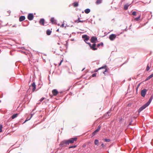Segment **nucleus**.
I'll list each match as a JSON object with an SVG mask.
<instances>
[{"label": "nucleus", "mask_w": 153, "mask_h": 153, "mask_svg": "<svg viewBox=\"0 0 153 153\" xmlns=\"http://www.w3.org/2000/svg\"><path fill=\"white\" fill-rule=\"evenodd\" d=\"M52 31L50 29H48L46 31V34L48 35H50Z\"/></svg>", "instance_id": "21"}, {"label": "nucleus", "mask_w": 153, "mask_h": 153, "mask_svg": "<svg viewBox=\"0 0 153 153\" xmlns=\"http://www.w3.org/2000/svg\"><path fill=\"white\" fill-rule=\"evenodd\" d=\"M77 139V137H74L68 139L64 140L61 141L59 144L60 147H67L70 143H73Z\"/></svg>", "instance_id": "1"}, {"label": "nucleus", "mask_w": 153, "mask_h": 153, "mask_svg": "<svg viewBox=\"0 0 153 153\" xmlns=\"http://www.w3.org/2000/svg\"><path fill=\"white\" fill-rule=\"evenodd\" d=\"M25 19V17L24 16H20L19 19V21L20 22H22Z\"/></svg>", "instance_id": "15"}, {"label": "nucleus", "mask_w": 153, "mask_h": 153, "mask_svg": "<svg viewBox=\"0 0 153 153\" xmlns=\"http://www.w3.org/2000/svg\"><path fill=\"white\" fill-rule=\"evenodd\" d=\"M34 18V16L33 13H29L27 16V19L30 21L33 20Z\"/></svg>", "instance_id": "5"}, {"label": "nucleus", "mask_w": 153, "mask_h": 153, "mask_svg": "<svg viewBox=\"0 0 153 153\" xmlns=\"http://www.w3.org/2000/svg\"><path fill=\"white\" fill-rule=\"evenodd\" d=\"M103 43L102 42H101L100 43H99L97 45V47H99L100 46H103Z\"/></svg>", "instance_id": "31"}, {"label": "nucleus", "mask_w": 153, "mask_h": 153, "mask_svg": "<svg viewBox=\"0 0 153 153\" xmlns=\"http://www.w3.org/2000/svg\"><path fill=\"white\" fill-rule=\"evenodd\" d=\"M10 55H13V54H12V52H10Z\"/></svg>", "instance_id": "63"}, {"label": "nucleus", "mask_w": 153, "mask_h": 153, "mask_svg": "<svg viewBox=\"0 0 153 153\" xmlns=\"http://www.w3.org/2000/svg\"><path fill=\"white\" fill-rule=\"evenodd\" d=\"M86 21V20H80L79 21V23L81 22V23H83Z\"/></svg>", "instance_id": "47"}, {"label": "nucleus", "mask_w": 153, "mask_h": 153, "mask_svg": "<svg viewBox=\"0 0 153 153\" xmlns=\"http://www.w3.org/2000/svg\"><path fill=\"white\" fill-rule=\"evenodd\" d=\"M102 72L104 74L105 76L106 75V74L105 73V72L104 71H102Z\"/></svg>", "instance_id": "54"}, {"label": "nucleus", "mask_w": 153, "mask_h": 153, "mask_svg": "<svg viewBox=\"0 0 153 153\" xmlns=\"http://www.w3.org/2000/svg\"><path fill=\"white\" fill-rule=\"evenodd\" d=\"M3 96V94H2L1 95H0V97L1 98Z\"/></svg>", "instance_id": "56"}, {"label": "nucleus", "mask_w": 153, "mask_h": 153, "mask_svg": "<svg viewBox=\"0 0 153 153\" xmlns=\"http://www.w3.org/2000/svg\"><path fill=\"white\" fill-rule=\"evenodd\" d=\"M140 17H141V16H140V15L137 17L135 18V20L137 21H138L140 19Z\"/></svg>", "instance_id": "33"}, {"label": "nucleus", "mask_w": 153, "mask_h": 153, "mask_svg": "<svg viewBox=\"0 0 153 153\" xmlns=\"http://www.w3.org/2000/svg\"><path fill=\"white\" fill-rule=\"evenodd\" d=\"M142 82H140V83H139L138 85H137V87H138V88H139L141 84L142 83Z\"/></svg>", "instance_id": "44"}, {"label": "nucleus", "mask_w": 153, "mask_h": 153, "mask_svg": "<svg viewBox=\"0 0 153 153\" xmlns=\"http://www.w3.org/2000/svg\"><path fill=\"white\" fill-rule=\"evenodd\" d=\"M69 27V26L67 24L65 26V27Z\"/></svg>", "instance_id": "59"}, {"label": "nucleus", "mask_w": 153, "mask_h": 153, "mask_svg": "<svg viewBox=\"0 0 153 153\" xmlns=\"http://www.w3.org/2000/svg\"><path fill=\"white\" fill-rule=\"evenodd\" d=\"M19 115V114L18 113H16V114H13L11 116V118L13 119H15L18 117Z\"/></svg>", "instance_id": "16"}, {"label": "nucleus", "mask_w": 153, "mask_h": 153, "mask_svg": "<svg viewBox=\"0 0 153 153\" xmlns=\"http://www.w3.org/2000/svg\"><path fill=\"white\" fill-rule=\"evenodd\" d=\"M101 127V125H100L98 126L97 128L92 133L91 136L92 137L96 134L97 133L100 131Z\"/></svg>", "instance_id": "4"}, {"label": "nucleus", "mask_w": 153, "mask_h": 153, "mask_svg": "<svg viewBox=\"0 0 153 153\" xmlns=\"http://www.w3.org/2000/svg\"><path fill=\"white\" fill-rule=\"evenodd\" d=\"M68 40H67L66 41V44H65V45H68Z\"/></svg>", "instance_id": "48"}, {"label": "nucleus", "mask_w": 153, "mask_h": 153, "mask_svg": "<svg viewBox=\"0 0 153 153\" xmlns=\"http://www.w3.org/2000/svg\"><path fill=\"white\" fill-rule=\"evenodd\" d=\"M85 69V68H84L82 69V71H83Z\"/></svg>", "instance_id": "62"}, {"label": "nucleus", "mask_w": 153, "mask_h": 153, "mask_svg": "<svg viewBox=\"0 0 153 153\" xmlns=\"http://www.w3.org/2000/svg\"><path fill=\"white\" fill-rule=\"evenodd\" d=\"M64 92V91H59L58 96L59 97H61L62 96V94H63Z\"/></svg>", "instance_id": "30"}, {"label": "nucleus", "mask_w": 153, "mask_h": 153, "mask_svg": "<svg viewBox=\"0 0 153 153\" xmlns=\"http://www.w3.org/2000/svg\"><path fill=\"white\" fill-rule=\"evenodd\" d=\"M82 38L83 39L84 41L85 42L89 40L90 38V36L86 34L83 35Z\"/></svg>", "instance_id": "6"}, {"label": "nucleus", "mask_w": 153, "mask_h": 153, "mask_svg": "<svg viewBox=\"0 0 153 153\" xmlns=\"http://www.w3.org/2000/svg\"><path fill=\"white\" fill-rule=\"evenodd\" d=\"M45 99V97H42L40 100V102H42L43 101V100H44V99Z\"/></svg>", "instance_id": "42"}, {"label": "nucleus", "mask_w": 153, "mask_h": 153, "mask_svg": "<svg viewBox=\"0 0 153 153\" xmlns=\"http://www.w3.org/2000/svg\"><path fill=\"white\" fill-rule=\"evenodd\" d=\"M71 87V86H70L68 87V88L67 90H66V91H68L70 89Z\"/></svg>", "instance_id": "53"}, {"label": "nucleus", "mask_w": 153, "mask_h": 153, "mask_svg": "<svg viewBox=\"0 0 153 153\" xmlns=\"http://www.w3.org/2000/svg\"><path fill=\"white\" fill-rule=\"evenodd\" d=\"M97 41V42H98V41H97V38L94 36H92L91 38L90 39V42H91L92 43H96L95 42Z\"/></svg>", "instance_id": "10"}, {"label": "nucleus", "mask_w": 153, "mask_h": 153, "mask_svg": "<svg viewBox=\"0 0 153 153\" xmlns=\"http://www.w3.org/2000/svg\"><path fill=\"white\" fill-rule=\"evenodd\" d=\"M25 22L27 23V24H26V25H25L23 23H22V24L23 26L24 27L27 26L28 25H29V24L30 23L27 20L25 21Z\"/></svg>", "instance_id": "18"}, {"label": "nucleus", "mask_w": 153, "mask_h": 153, "mask_svg": "<svg viewBox=\"0 0 153 153\" xmlns=\"http://www.w3.org/2000/svg\"><path fill=\"white\" fill-rule=\"evenodd\" d=\"M132 14L134 16H136L137 15V12L136 11H132Z\"/></svg>", "instance_id": "34"}, {"label": "nucleus", "mask_w": 153, "mask_h": 153, "mask_svg": "<svg viewBox=\"0 0 153 153\" xmlns=\"http://www.w3.org/2000/svg\"><path fill=\"white\" fill-rule=\"evenodd\" d=\"M41 88V87L38 88H36V91L38 90L40 88Z\"/></svg>", "instance_id": "57"}, {"label": "nucleus", "mask_w": 153, "mask_h": 153, "mask_svg": "<svg viewBox=\"0 0 153 153\" xmlns=\"http://www.w3.org/2000/svg\"><path fill=\"white\" fill-rule=\"evenodd\" d=\"M130 122L128 126V127H129V126L132 124V123L133 122V120L132 119H129Z\"/></svg>", "instance_id": "36"}, {"label": "nucleus", "mask_w": 153, "mask_h": 153, "mask_svg": "<svg viewBox=\"0 0 153 153\" xmlns=\"http://www.w3.org/2000/svg\"><path fill=\"white\" fill-rule=\"evenodd\" d=\"M127 27L126 26V28L125 29H124V30H125L126 31H127Z\"/></svg>", "instance_id": "58"}, {"label": "nucleus", "mask_w": 153, "mask_h": 153, "mask_svg": "<svg viewBox=\"0 0 153 153\" xmlns=\"http://www.w3.org/2000/svg\"><path fill=\"white\" fill-rule=\"evenodd\" d=\"M129 6V4L128 3L124 5V10H128V7Z\"/></svg>", "instance_id": "17"}, {"label": "nucleus", "mask_w": 153, "mask_h": 153, "mask_svg": "<svg viewBox=\"0 0 153 153\" xmlns=\"http://www.w3.org/2000/svg\"><path fill=\"white\" fill-rule=\"evenodd\" d=\"M50 21L52 24H57V20L55 19L54 17H51L50 20Z\"/></svg>", "instance_id": "12"}, {"label": "nucleus", "mask_w": 153, "mask_h": 153, "mask_svg": "<svg viewBox=\"0 0 153 153\" xmlns=\"http://www.w3.org/2000/svg\"><path fill=\"white\" fill-rule=\"evenodd\" d=\"M153 99V94L151 96L149 99V100L146 103L149 106L152 102Z\"/></svg>", "instance_id": "14"}, {"label": "nucleus", "mask_w": 153, "mask_h": 153, "mask_svg": "<svg viewBox=\"0 0 153 153\" xmlns=\"http://www.w3.org/2000/svg\"><path fill=\"white\" fill-rule=\"evenodd\" d=\"M131 103H129L128 104L127 106H131Z\"/></svg>", "instance_id": "52"}, {"label": "nucleus", "mask_w": 153, "mask_h": 153, "mask_svg": "<svg viewBox=\"0 0 153 153\" xmlns=\"http://www.w3.org/2000/svg\"><path fill=\"white\" fill-rule=\"evenodd\" d=\"M102 1V0H97L96 4H101Z\"/></svg>", "instance_id": "26"}, {"label": "nucleus", "mask_w": 153, "mask_h": 153, "mask_svg": "<svg viewBox=\"0 0 153 153\" xmlns=\"http://www.w3.org/2000/svg\"><path fill=\"white\" fill-rule=\"evenodd\" d=\"M86 146V144H84L82 145V147L83 148L85 147Z\"/></svg>", "instance_id": "50"}, {"label": "nucleus", "mask_w": 153, "mask_h": 153, "mask_svg": "<svg viewBox=\"0 0 153 153\" xmlns=\"http://www.w3.org/2000/svg\"><path fill=\"white\" fill-rule=\"evenodd\" d=\"M90 11L91 10L89 8H86L84 10L86 14L89 13Z\"/></svg>", "instance_id": "22"}, {"label": "nucleus", "mask_w": 153, "mask_h": 153, "mask_svg": "<svg viewBox=\"0 0 153 153\" xmlns=\"http://www.w3.org/2000/svg\"><path fill=\"white\" fill-rule=\"evenodd\" d=\"M131 78H129L128 79V81H131Z\"/></svg>", "instance_id": "64"}, {"label": "nucleus", "mask_w": 153, "mask_h": 153, "mask_svg": "<svg viewBox=\"0 0 153 153\" xmlns=\"http://www.w3.org/2000/svg\"><path fill=\"white\" fill-rule=\"evenodd\" d=\"M138 87H137L136 88V94H138Z\"/></svg>", "instance_id": "51"}, {"label": "nucleus", "mask_w": 153, "mask_h": 153, "mask_svg": "<svg viewBox=\"0 0 153 153\" xmlns=\"http://www.w3.org/2000/svg\"><path fill=\"white\" fill-rule=\"evenodd\" d=\"M111 108L110 109V110H109V111H108L107 112V113L106 114H105L104 115V116H106L107 115H108V117H109L110 116V115L109 114V113H111Z\"/></svg>", "instance_id": "20"}, {"label": "nucleus", "mask_w": 153, "mask_h": 153, "mask_svg": "<svg viewBox=\"0 0 153 153\" xmlns=\"http://www.w3.org/2000/svg\"><path fill=\"white\" fill-rule=\"evenodd\" d=\"M147 91L148 89L145 88H144L141 91V94L143 97H145Z\"/></svg>", "instance_id": "7"}, {"label": "nucleus", "mask_w": 153, "mask_h": 153, "mask_svg": "<svg viewBox=\"0 0 153 153\" xmlns=\"http://www.w3.org/2000/svg\"><path fill=\"white\" fill-rule=\"evenodd\" d=\"M85 42L86 43L88 44L90 47L92 45L90 42H87V41Z\"/></svg>", "instance_id": "40"}, {"label": "nucleus", "mask_w": 153, "mask_h": 153, "mask_svg": "<svg viewBox=\"0 0 153 153\" xmlns=\"http://www.w3.org/2000/svg\"><path fill=\"white\" fill-rule=\"evenodd\" d=\"M104 141L106 142H110L111 141V140L108 138H104L103 139Z\"/></svg>", "instance_id": "29"}, {"label": "nucleus", "mask_w": 153, "mask_h": 153, "mask_svg": "<svg viewBox=\"0 0 153 153\" xmlns=\"http://www.w3.org/2000/svg\"><path fill=\"white\" fill-rule=\"evenodd\" d=\"M78 18L77 19L75 20L74 21V22L75 23H79V21L80 20V18L79 16H78Z\"/></svg>", "instance_id": "32"}, {"label": "nucleus", "mask_w": 153, "mask_h": 153, "mask_svg": "<svg viewBox=\"0 0 153 153\" xmlns=\"http://www.w3.org/2000/svg\"><path fill=\"white\" fill-rule=\"evenodd\" d=\"M117 36V35L115 34H111L109 36V39L111 41L114 40Z\"/></svg>", "instance_id": "8"}, {"label": "nucleus", "mask_w": 153, "mask_h": 153, "mask_svg": "<svg viewBox=\"0 0 153 153\" xmlns=\"http://www.w3.org/2000/svg\"><path fill=\"white\" fill-rule=\"evenodd\" d=\"M65 46L66 47V49H67L68 48V45H65Z\"/></svg>", "instance_id": "61"}, {"label": "nucleus", "mask_w": 153, "mask_h": 153, "mask_svg": "<svg viewBox=\"0 0 153 153\" xmlns=\"http://www.w3.org/2000/svg\"><path fill=\"white\" fill-rule=\"evenodd\" d=\"M128 62V61L126 60L122 64L120 65V67L122 66L123 65L126 64Z\"/></svg>", "instance_id": "41"}, {"label": "nucleus", "mask_w": 153, "mask_h": 153, "mask_svg": "<svg viewBox=\"0 0 153 153\" xmlns=\"http://www.w3.org/2000/svg\"><path fill=\"white\" fill-rule=\"evenodd\" d=\"M41 102H40V100H39V101H38V102L37 103V104H39L41 103Z\"/></svg>", "instance_id": "55"}, {"label": "nucleus", "mask_w": 153, "mask_h": 153, "mask_svg": "<svg viewBox=\"0 0 153 153\" xmlns=\"http://www.w3.org/2000/svg\"><path fill=\"white\" fill-rule=\"evenodd\" d=\"M33 114H32L30 116V117L29 118H28L27 117V118L26 119V120H25V121H24V122L22 124H24L26 122H27V121L30 120L31 118V117H32L33 116Z\"/></svg>", "instance_id": "23"}, {"label": "nucleus", "mask_w": 153, "mask_h": 153, "mask_svg": "<svg viewBox=\"0 0 153 153\" xmlns=\"http://www.w3.org/2000/svg\"><path fill=\"white\" fill-rule=\"evenodd\" d=\"M100 70V69H99V68L97 69H96L94 70V72H97L99 70Z\"/></svg>", "instance_id": "46"}, {"label": "nucleus", "mask_w": 153, "mask_h": 153, "mask_svg": "<svg viewBox=\"0 0 153 153\" xmlns=\"http://www.w3.org/2000/svg\"><path fill=\"white\" fill-rule=\"evenodd\" d=\"M32 87V92H34L35 91H36V85L35 82L34 81L30 85L29 87V88L28 89V90L30 89V88Z\"/></svg>", "instance_id": "3"}, {"label": "nucleus", "mask_w": 153, "mask_h": 153, "mask_svg": "<svg viewBox=\"0 0 153 153\" xmlns=\"http://www.w3.org/2000/svg\"><path fill=\"white\" fill-rule=\"evenodd\" d=\"M3 128V125L1 124H0V132H1L2 131V128Z\"/></svg>", "instance_id": "38"}, {"label": "nucleus", "mask_w": 153, "mask_h": 153, "mask_svg": "<svg viewBox=\"0 0 153 153\" xmlns=\"http://www.w3.org/2000/svg\"><path fill=\"white\" fill-rule=\"evenodd\" d=\"M39 23L40 25L44 26L45 24V20L44 18L40 19L39 21Z\"/></svg>", "instance_id": "13"}, {"label": "nucleus", "mask_w": 153, "mask_h": 153, "mask_svg": "<svg viewBox=\"0 0 153 153\" xmlns=\"http://www.w3.org/2000/svg\"><path fill=\"white\" fill-rule=\"evenodd\" d=\"M53 96H56L58 94L59 91L57 89H54L52 90V91Z\"/></svg>", "instance_id": "11"}, {"label": "nucleus", "mask_w": 153, "mask_h": 153, "mask_svg": "<svg viewBox=\"0 0 153 153\" xmlns=\"http://www.w3.org/2000/svg\"><path fill=\"white\" fill-rule=\"evenodd\" d=\"M101 146L103 147V148H104L105 147V145L103 143H102L101 144Z\"/></svg>", "instance_id": "49"}, {"label": "nucleus", "mask_w": 153, "mask_h": 153, "mask_svg": "<svg viewBox=\"0 0 153 153\" xmlns=\"http://www.w3.org/2000/svg\"><path fill=\"white\" fill-rule=\"evenodd\" d=\"M63 59H62L60 60V62L59 63V64H58L59 66H60L61 65L62 63L63 62Z\"/></svg>", "instance_id": "39"}, {"label": "nucleus", "mask_w": 153, "mask_h": 153, "mask_svg": "<svg viewBox=\"0 0 153 153\" xmlns=\"http://www.w3.org/2000/svg\"><path fill=\"white\" fill-rule=\"evenodd\" d=\"M91 49L93 51H95L97 50V45L96 43H94L91 45L90 47Z\"/></svg>", "instance_id": "9"}, {"label": "nucleus", "mask_w": 153, "mask_h": 153, "mask_svg": "<svg viewBox=\"0 0 153 153\" xmlns=\"http://www.w3.org/2000/svg\"><path fill=\"white\" fill-rule=\"evenodd\" d=\"M73 5L74 7H76L78 6L79 4L78 2H74L73 3Z\"/></svg>", "instance_id": "19"}, {"label": "nucleus", "mask_w": 153, "mask_h": 153, "mask_svg": "<svg viewBox=\"0 0 153 153\" xmlns=\"http://www.w3.org/2000/svg\"><path fill=\"white\" fill-rule=\"evenodd\" d=\"M148 106V105L145 103L140 107L137 110L138 112V115H139L140 113Z\"/></svg>", "instance_id": "2"}, {"label": "nucleus", "mask_w": 153, "mask_h": 153, "mask_svg": "<svg viewBox=\"0 0 153 153\" xmlns=\"http://www.w3.org/2000/svg\"><path fill=\"white\" fill-rule=\"evenodd\" d=\"M99 142V140L97 139H96L94 140V143L95 145L98 146Z\"/></svg>", "instance_id": "24"}, {"label": "nucleus", "mask_w": 153, "mask_h": 153, "mask_svg": "<svg viewBox=\"0 0 153 153\" xmlns=\"http://www.w3.org/2000/svg\"><path fill=\"white\" fill-rule=\"evenodd\" d=\"M65 27V26H64V23H63L61 25H60V27Z\"/></svg>", "instance_id": "45"}, {"label": "nucleus", "mask_w": 153, "mask_h": 153, "mask_svg": "<svg viewBox=\"0 0 153 153\" xmlns=\"http://www.w3.org/2000/svg\"><path fill=\"white\" fill-rule=\"evenodd\" d=\"M153 77L151 74L148 77H147L145 80L144 81H146L147 80L150 79L151 78H152Z\"/></svg>", "instance_id": "25"}, {"label": "nucleus", "mask_w": 153, "mask_h": 153, "mask_svg": "<svg viewBox=\"0 0 153 153\" xmlns=\"http://www.w3.org/2000/svg\"><path fill=\"white\" fill-rule=\"evenodd\" d=\"M56 31L57 32H60L59 31V29H58L56 30Z\"/></svg>", "instance_id": "60"}, {"label": "nucleus", "mask_w": 153, "mask_h": 153, "mask_svg": "<svg viewBox=\"0 0 153 153\" xmlns=\"http://www.w3.org/2000/svg\"><path fill=\"white\" fill-rule=\"evenodd\" d=\"M77 146V145H74L72 146H70L68 148V149H70L71 148H75Z\"/></svg>", "instance_id": "27"}, {"label": "nucleus", "mask_w": 153, "mask_h": 153, "mask_svg": "<svg viewBox=\"0 0 153 153\" xmlns=\"http://www.w3.org/2000/svg\"><path fill=\"white\" fill-rule=\"evenodd\" d=\"M105 70L104 71L105 72H108V69L106 68H105Z\"/></svg>", "instance_id": "43"}, {"label": "nucleus", "mask_w": 153, "mask_h": 153, "mask_svg": "<svg viewBox=\"0 0 153 153\" xmlns=\"http://www.w3.org/2000/svg\"><path fill=\"white\" fill-rule=\"evenodd\" d=\"M150 68V66H149V64H148L146 68L145 71H148L149 70Z\"/></svg>", "instance_id": "35"}, {"label": "nucleus", "mask_w": 153, "mask_h": 153, "mask_svg": "<svg viewBox=\"0 0 153 153\" xmlns=\"http://www.w3.org/2000/svg\"><path fill=\"white\" fill-rule=\"evenodd\" d=\"M107 66L106 65H103L102 67L99 68V69L100 70H101L102 69H105V68H107Z\"/></svg>", "instance_id": "28"}, {"label": "nucleus", "mask_w": 153, "mask_h": 153, "mask_svg": "<svg viewBox=\"0 0 153 153\" xmlns=\"http://www.w3.org/2000/svg\"><path fill=\"white\" fill-rule=\"evenodd\" d=\"M97 74L96 73H94V74H93L91 75V76H90V77L89 78V79H91V77H96V76Z\"/></svg>", "instance_id": "37"}]
</instances>
